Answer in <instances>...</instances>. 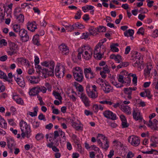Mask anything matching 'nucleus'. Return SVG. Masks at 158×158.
Segmentation results:
<instances>
[{"mask_svg": "<svg viewBox=\"0 0 158 158\" xmlns=\"http://www.w3.org/2000/svg\"><path fill=\"white\" fill-rule=\"evenodd\" d=\"M93 53V50L88 45H84L79 48L77 57L78 59L81 60L82 55L83 59L88 60L91 58Z\"/></svg>", "mask_w": 158, "mask_h": 158, "instance_id": "1", "label": "nucleus"}, {"mask_svg": "<svg viewBox=\"0 0 158 158\" xmlns=\"http://www.w3.org/2000/svg\"><path fill=\"white\" fill-rule=\"evenodd\" d=\"M50 68H43L39 70V74L42 75V76L45 78L47 77L48 76H52L54 75V69L55 66V64L54 62H52L50 63Z\"/></svg>", "mask_w": 158, "mask_h": 158, "instance_id": "2", "label": "nucleus"}, {"mask_svg": "<svg viewBox=\"0 0 158 158\" xmlns=\"http://www.w3.org/2000/svg\"><path fill=\"white\" fill-rule=\"evenodd\" d=\"M20 127L22 133L21 135L22 137L24 138L26 136L27 138H28L30 135L29 134L31 132V129L29 126L27 125V123L23 120H21L20 123Z\"/></svg>", "mask_w": 158, "mask_h": 158, "instance_id": "3", "label": "nucleus"}, {"mask_svg": "<svg viewBox=\"0 0 158 158\" xmlns=\"http://www.w3.org/2000/svg\"><path fill=\"white\" fill-rule=\"evenodd\" d=\"M72 72L74 77L76 81L80 82L83 81L84 78L83 71L80 67H77L74 68Z\"/></svg>", "mask_w": 158, "mask_h": 158, "instance_id": "4", "label": "nucleus"}, {"mask_svg": "<svg viewBox=\"0 0 158 158\" xmlns=\"http://www.w3.org/2000/svg\"><path fill=\"white\" fill-rule=\"evenodd\" d=\"M64 67L60 64H57L55 69V73L56 76L58 77H63L64 75Z\"/></svg>", "mask_w": 158, "mask_h": 158, "instance_id": "5", "label": "nucleus"}, {"mask_svg": "<svg viewBox=\"0 0 158 158\" xmlns=\"http://www.w3.org/2000/svg\"><path fill=\"white\" fill-rule=\"evenodd\" d=\"M128 141L129 143L134 146H137L140 144V139L137 136L132 135L128 137Z\"/></svg>", "mask_w": 158, "mask_h": 158, "instance_id": "6", "label": "nucleus"}, {"mask_svg": "<svg viewBox=\"0 0 158 158\" xmlns=\"http://www.w3.org/2000/svg\"><path fill=\"white\" fill-rule=\"evenodd\" d=\"M9 44V49L7 52L9 55L11 56L17 53L18 50V45L13 42L10 43Z\"/></svg>", "mask_w": 158, "mask_h": 158, "instance_id": "7", "label": "nucleus"}, {"mask_svg": "<svg viewBox=\"0 0 158 158\" xmlns=\"http://www.w3.org/2000/svg\"><path fill=\"white\" fill-rule=\"evenodd\" d=\"M19 34L21 40L23 42H26L28 40L29 36L27 34V31L24 29H21Z\"/></svg>", "mask_w": 158, "mask_h": 158, "instance_id": "8", "label": "nucleus"}, {"mask_svg": "<svg viewBox=\"0 0 158 158\" xmlns=\"http://www.w3.org/2000/svg\"><path fill=\"white\" fill-rule=\"evenodd\" d=\"M84 73L86 78L92 79L95 77V74L92 71L91 68H85L84 69Z\"/></svg>", "mask_w": 158, "mask_h": 158, "instance_id": "9", "label": "nucleus"}, {"mask_svg": "<svg viewBox=\"0 0 158 158\" xmlns=\"http://www.w3.org/2000/svg\"><path fill=\"white\" fill-rule=\"evenodd\" d=\"M58 48L60 53L63 55H67L69 52L68 47L66 45L62 43L58 46Z\"/></svg>", "mask_w": 158, "mask_h": 158, "instance_id": "10", "label": "nucleus"}, {"mask_svg": "<svg viewBox=\"0 0 158 158\" xmlns=\"http://www.w3.org/2000/svg\"><path fill=\"white\" fill-rule=\"evenodd\" d=\"M86 90L88 96L92 99H94L98 97V93L94 92L90 89V86L89 84L86 86Z\"/></svg>", "mask_w": 158, "mask_h": 158, "instance_id": "11", "label": "nucleus"}, {"mask_svg": "<svg viewBox=\"0 0 158 158\" xmlns=\"http://www.w3.org/2000/svg\"><path fill=\"white\" fill-rule=\"evenodd\" d=\"M134 57L135 58V62L133 64V66L138 68V70L139 71L141 70V67H143L142 65V61L140 60L141 57H138L135 55H134Z\"/></svg>", "mask_w": 158, "mask_h": 158, "instance_id": "12", "label": "nucleus"}, {"mask_svg": "<svg viewBox=\"0 0 158 158\" xmlns=\"http://www.w3.org/2000/svg\"><path fill=\"white\" fill-rule=\"evenodd\" d=\"M78 94H80V97L85 106L86 107L90 106V102L86 95L83 93H82L81 94L78 93Z\"/></svg>", "mask_w": 158, "mask_h": 158, "instance_id": "13", "label": "nucleus"}, {"mask_svg": "<svg viewBox=\"0 0 158 158\" xmlns=\"http://www.w3.org/2000/svg\"><path fill=\"white\" fill-rule=\"evenodd\" d=\"M104 116L106 118L113 120L116 119V115L109 110H106L103 113Z\"/></svg>", "mask_w": 158, "mask_h": 158, "instance_id": "14", "label": "nucleus"}, {"mask_svg": "<svg viewBox=\"0 0 158 158\" xmlns=\"http://www.w3.org/2000/svg\"><path fill=\"white\" fill-rule=\"evenodd\" d=\"M101 86L104 91L106 93L112 92L113 90V88L107 82H104L103 85H102Z\"/></svg>", "mask_w": 158, "mask_h": 158, "instance_id": "15", "label": "nucleus"}, {"mask_svg": "<svg viewBox=\"0 0 158 158\" xmlns=\"http://www.w3.org/2000/svg\"><path fill=\"white\" fill-rule=\"evenodd\" d=\"M147 125L152 129L158 131V121L157 120L154 119L153 121L149 120Z\"/></svg>", "mask_w": 158, "mask_h": 158, "instance_id": "16", "label": "nucleus"}, {"mask_svg": "<svg viewBox=\"0 0 158 158\" xmlns=\"http://www.w3.org/2000/svg\"><path fill=\"white\" fill-rule=\"evenodd\" d=\"M133 117L136 120H142V118L140 114V112L138 109L134 110L132 113Z\"/></svg>", "mask_w": 158, "mask_h": 158, "instance_id": "17", "label": "nucleus"}, {"mask_svg": "<svg viewBox=\"0 0 158 158\" xmlns=\"http://www.w3.org/2000/svg\"><path fill=\"white\" fill-rule=\"evenodd\" d=\"M14 78L18 85L22 87H24L25 86V82L23 77H17L14 76Z\"/></svg>", "mask_w": 158, "mask_h": 158, "instance_id": "18", "label": "nucleus"}, {"mask_svg": "<svg viewBox=\"0 0 158 158\" xmlns=\"http://www.w3.org/2000/svg\"><path fill=\"white\" fill-rule=\"evenodd\" d=\"M7 145L9 148L12 150L15 147L16 144L12 138H9L7 139Z\"/></svg>", "mask_w": 158, "mask_h": 158, "instance_id": "19", "label": "nucleus"}, {"mask_svg": "<svg viewBox=\"0 0 158 158\" xmlns=\"http://www.w3.org/2000/svg\"><path fill=\"white\" fill-rule=\"evenodd\" d=\"M152 68V64L151 63H149L147 65V68L145 69L144 72V74L146 77L149 76L150 71Z\"/></svg>", "mask_w": 158, "mask_h": 158, "instance_id": "20", "label": "nucleus"}, {"mask_svg": "<svg viewBox=\"0 0 158 158\" xmlns=\"http://www.w3.org/2000/svg\"><path fill=\"white\" fill-rule=\"evenodd\" d=\"M110 57L111 59L114 60L115 61L118 63H120L122 60L121 56L118 54L117 55L112 54L110 55Z\"/></svg>", "mask_w": 158, "mask_h": 158, "instance_id": "21", "label": "nucleus"}, {"mask_svg": "<svg viewBox=\"0 0 158 158\" xmlns=\"http://www.w3.org/2000/svg\"><path fill=\"white\" fill-rule=\"evenodd\" d=\"M26 78L29 82L32 84H36L39 82L38 78L34 76H27Z\"/></svg>", "mask_w": 158, "mask_h": 158, "instance_id": "22", "label": "nucleus"}, {"mask_svg": "<svg viewBox=\"0 0 158 158\" xmlns=\"http://www.w3.org/2000/svg\"><path fill=\"white\" fill-rule=\"evenodd\" d=\"M78 121L79 122V124L74 122L73 121V120L71 122L72 126L73 127L77 130H82L83 127L81 126V124L79 121L78 120Z\"/></svg>", "mask_w": 158, "mask_h": 158, "instance_id": "23", "label": "nucleus"}, {"mask_svg": "<svg viewBox=\"0 0 158 158\" xmlns=\"http://www.w3.org/2000/svg\"><path fill=\"white\" fill-rule=\"evenodd\" d=\"M27 28L28 30L33 32L35 29H37V27L35 23L28 22L27 23Z\"/></svg>", "mask_w": 158, "mask_h": 158, "instance_id": "24", "label": "nucleus"}, {"mask_svg": "<svg viewBox=\"0 0 158 158\" xmlns=\"http://www.w3.org/2000/svg\"><path fill=\"white\" fill-rule=\"evenodd\" d=\"M121 109L123 111L128 115L131 114L130 107L127 105L123 106L122 105L121 106Z\"/></svg>", "mask_w": 158, "mask_h": 158, "instance_id": "25", "label": "nucleus"}, {"mask_svg": "<svg viewBox=\"0 0 158 158\" xmlns=\"http://www.w3.org/2000/svg\"><path fill=\"white\" fill-rule=\"evenodd\" d=\"M39 92L38 87H34L31 89L29 92V94L31 96H35Z\"/></svg>", "mask_w": 158, "mask_h": 158, "instance_id": "26", "label": "nucleus"}, {"mask_svg": "<svg viewBox=\"0 0 158 158\" xmlns=\"http://www.w3.org/2000/svg\"><path fill=\"white\" fill-rule=\"evenodd\" d=\"M13 98L17 103L21 105H23V100L21 98L18 97L17 95L13 96Z\"/></svg>", "mask_w": 158, "mask_h": 158, "instance_id": "27", "label": "nucleus"}, {"mask_svg": "<svg viewBox=\"0 0 158 158\" xmlns=\"http://www.w3.org/2000/svg\"><path fill=\"white\" fill-rule=\"evenodd\" d=\"M98 31L97 29L93 27H91L89 28V34L92 35H95L97 34V32Z\"/></svg>", "mask_w": 158, "mask_h": 158, "instance_id": "28", "label": "nucleus"}, {"mask_svg": "<svg viewBox=\"0 0 158 158\" xmlns=\"http://www.w3.org/2000/svg\"><path fill=\"white\" fill-rule=\"evenodd\" d=\"M134 31L132 29H129L124 32V34L125 36L128 37L129 35V36H132L134 33Z\"/></svg>", "mask_w": 158, "mask_h": 158, "instance_id": "29", "label": "nucleus"}, {"mask_svg": "<svg viewBox=\"0 0 158 158\" xmlns=\"http://www.w3.org/2000/svg\"><path fill=\"white\" fill-rule=\"evenodd\" d=\"M17 60L22 64L27 65H29V63L27 60L24 58H19L17 59Z\"/></svg>", "mask_w": 158, "mask_h": 158, "instance_id": "30", "label": "nucleus"}, {"mask_svg": "<svg viewBox=\"0 0 158 158\" xmlns=\"http://www.w3.org/2000/svg\"><path fill=\"white\" fill-rule=\"evenodd\" d=\"M124 93L127 94L128 95L127 98L129 99L131 98V94L132 93V91L129 88H124Z\"/></svg>", "mask_w": 158, "mask_h": 158, "instance_id": "31", "label": "nucleus"}, {"mask_svg": "<svg viewBox=\"0 0 158 158\" xmlns=\"http://www.w3.org/2000/svg\"><path fill=\"white\" fill-rule=\"evenodd\" d=\"M94 8V7L91 5H87L85 6H83L82 8V10L85 12L87 10H92Z\"/></svg>", "mask_w": 158, "mask_h": 158, "instance_id": "32", "label": "nucleus"}, {"mask_svg": "<svg viewBox=\"0 0 158 158\" xmlns=\"http://www.w3.org/2000/svg\"><path fill=\"white\" fill-rule=\"evenodd\" d=\"M53 94L56 99H58L61 102V101L62 99V98L60 94L58 92L53 91Z\"/></svg>", "mask_w": 158, "mask_h": 158, "instance_id": "33", "label": "nucleus"}, {"mask_svg": "<svg viewBox=\"0 0 158 158\" xmlns=\"http://www.w3.org/2000/svg\"><path fill=\"white\" fill-rule=\"evenodd\" d=\"M73 26L74 29L77 28L82 29L84 28V26L79 23H77L73 24Z\"/></svg>", "mask_w": 158, "mask_h": 158, "instance_id": "34", "label": "nucleus"}, {"mask_svg": "<svg viewBox=\"0 0 158 158\" xmlns=\"http://www.w3.org/2000/svg\"><path fill=\"white\" fill-rule=\"evenodd\" d=\"M44 137V135L42 133H39L36 135L35 138L37 141H40L42 140Z\"/></svg>", "mask_w": 158, "mask_h": 158, "instance_id": "35", "label": "nucleus"}, {"mask_svg": "<svg viewBox=\"0 0 158 158\" xmlns=\"http://www.w3.org/2000/svg\"><path fill=\"white\" fill-rule=\"evenodd\" d=\"M38 107L36 106L34 108V112H29V115L32 117L35 116L37 115V112L38 111Z\"/></svg>", "mask_w": 158, "mask_h": 158, "instance_id": "36", "label": "nucleus"}, {"mask_svg": "<svg viewBox=\"0 0 158 158\" xmlns=\"http://www.w3.org/2000/svg\"><path fill=\"white\" fill-rule=\"evenodd\" d=\"M38 36L36 35L34 36L33 39V43L34 44L38 46L40 45V43L38 41Z\"/></svg>", "mask_w": 158, "mask_h": 158, "instance_id": "37", "label": "nucleus"}, {"mask_svg": "<svg viewBox=\"0 0 158 158\" xmlns=\"http://www.w3.org/2000/svg\"><path fill=\"white\" fill-rule=\"evenodd\" d=\"M13 28L14 31L15 32H18L19 33V31H20V27L19 25L18 24H15L13 25Z\"/></svg>", "mask_w": 158, "mask_h": 158, "instance_id": "38", "label": "nucleus"}, {"mask_svg": "<svg viewBox=\"0 0 158 158\" xmlns=\"http://www.w3.org/2000/svg\"><path fill=\"white\" fill-rule=\"evenodd\" d=\"M17 22L19 23H23L24 20V16L22 14H20L17 17Z\"/></svg>", "mask_w": 158, "mask_h": 158, "instance_id": "39", "label": "nucleus"}, {"mask_svg": "<svg viewBox=\"0 0 158 158\" xmlns=\"http://www.w3.org/2000/svg\"><path fill=\"white\" fill-rule=\"evenodd\" d=\"M52 62H53V61H44L41 63V65L44 67H46V68H48L49 69V68H50V63Z\"/></svg>", "mask_w": 158, "mask_h": 158, "instance_id": "40", "label": "nucleus"}, {"mask_svg": "<svg viewBox=\"0 0 158 158\" xmlns=\"http://www.w3.org/2000/svg\"><path fill=\"white\" fill-rule=\"evenodd\" d=\"M0 78H3L6 81H8V77L3 72L0 70Z\"/></svg>", "mask_w": 158, "mask_h": 158, "instance_id": "41", "label": "nucleus"}, {"mask_svg": "<svg viewBox=\"0 0 158 158\" xmlns=\"http://www.w3.org/2000/svg\"><path fill=\"white\" fill-rule=\"evenodd\" d=\"M64 26L66 28V30H67L68 31H72L74 30L73 25L72 26L70 25H64Z\"/></svg>", "mask_w": 158, "mask_h": 158, "instance_id": "42", "label": "nucleus"}, {"mask_svg": "<svg viewBox=\"0 0 158 158\" xmlns=\"http://www.w3.org/2000/svg\"><path fill=\"white\" fill-rule=\"evenodd\" d=\"M102 54L101 53H94V57L97 60H100L102 57Z\"/></svg>", "mask_w": 158, "mask_h": 158, "instance_id": "43", "label": "nucleus"}, {"mask_svg": "<svg viewBox=\"0 0 158 158\" xmlns=\"http://www.w3.org/2000/svg\"><path fill=\"white\" fill-rule=\"evenodd\" d=\"M101 46L98 44L94 48V53H100L101 52L100 49Z\"/></svg>", "mask_w": 158, "mask_h": 158, "instance_id": "44", "label": "nucleus"}, {"mask_svg": "<svg viewBox=\"0 0 158 158\" xmlns=\"http://www.w3.org/2000/svg\"><path fill=\"white\" fill-rule=\"evenodd\" d=\"M38 89L39 92H41L43 93H46L47 91L46 88L44 86L38 87Z\"/></svg>", "mask_w": 158, "mask_h": 158, "instance_id": "45", "label": "nucleus"}, {"mask_svg": "<svg viewBox=\"0 0 158 158\" xmlns=\"http://www.w3.org/2000/svg\"><path fill=\"white\" fill-rule=\"evenodd\" d=\"M99 103L101 104H105L106 105H111L113 103L111 102L110 101H108L107 100H103L102 101H100Z\"/></svg>", "mask_w": 158, "mask_h": 158, "instance_id": "46", "label": "nucleus"}, {"mask_svg": "<svg viewBox=\"0 0 158 158\" xmlns=\"http://www.w3.org/2000/svg\"><path fill=\"white\" fill-rule=\"evenodd\" d=\"M105 82L104 80L101 78H98L96 82L99 84L101 86L103 85L104 82Z\"/></svg>", "mask_w": 158, "mask_h": 158, "instance_id": "47", "label": "nucleus"}, {"mask_svg": "<svg viewBox=\"0 0 158 158\" xmlns=\"http://www.w3.org/2000/svg\"><path fill=\"white\" fill-rule=\"evenodd\" d=\"M146 96L148 98L151 99L152 97V95L151 94L150 91L148 89L145 90Z\"/></svg>", "mask_w": 158, "mask_h": 158, "instance_id": "48", "label": "nucleus"}, {"mask_svg": "<svg viewBox=\"0 0 158 158\" xmlns=\"http://www.w3.org/2000/svg\"><path fill=\"white\" fill-rule=\"evenodd\" d=\"M111 50L114 52H118L119 51L118 49L114 45H112L110 46Z\"/></svg>", "mask_w": 158, "mask_h": 158, "instance_id": "49", "label": "nucleus"}, {"mask_svg": "<svg viewBox=\"0 0 158 158\" xmlns=\"http://www.w3.org/2000/svg\"><path fill=\"white\" fill-rule=\"evenodd\" d=\"M21 8L19 7H16L14 12V14L15 16H17L19 13L21 12Z\"/></svg>", "mask_w": 158, "mask_h": 158, "instance_id": "50", "label": "nucleus"}, {"mask_svg": "<svg viewBox=\"0 0 158 158\" xmlns=\"http://www.w3.org/2000/svg\"><path fill=\"white\" fill-rule=\"evenodd\" d=\"M124 76L123 75L120 74L118 77V81L121 82L122 84H123L124 83H126L123 80Z\"/></svg>", "mask_w": 158, "mask_h": 158, "instance_id": "51", "label": "nucleus"}, {"mask_svg": "<svg viewBox=\"0 0 158 158\" xmlns=\"http://www.w3.org/2000/svg\"><path fill=\"white\" fill-rule=\"evenodd\" d=\"M81 10L78 11L76 14V15L74 17L76 19H79L81 18Z\"/></svg>", "mask_w": 158, "mask_h": 158, "instance_id": "52", "label": "nucleus"}, {"mask_svg": "<svg viewBox=\"0 0 158 158\" xmlns=\"http://www.w3.org/2000/svg\"><path fill=\"white\" fill-rule=\"evenodd\" d=\"M112 83L114 86H115L117 88H121L123 86V85L122 84H118L117 82H115V81H112L111 82Z\"/></svg>", "mask_w": 158, "mask_h": 158, "instance_id": "53", "label": "nucleus"}, {"mask_svg": "<svg viewBox=\"0 0 158 158\" xmlns=\"http://www.w3.org/2000/svg\"><path fill=\"white\" fill-rule=\"evenodd\" d=\"M103 71H102L104 72L105 73H109L110 72V70L108 68V66L107 65H105L104 67H103Z\"/></svg>", "mask_w": 158, "mask_h": 158, "instance_id": "54", "label": "nucleus"}, {"mask_svg": "<svg viewBox=\"0 0 158 158\" xmlns=\"http://www.w3.org/2000/svg\"><path fill=\"white\" fill-rule=\"evenodd\" d=\"M101 147L103 149L107 150L109 147V141H108V140H106L104 145L103 146L102 145V146H101Z\"/></svg>", "mask_w": 158, "mask_h": 158, "instance_id": "55", "label": "nucleus"}, {"mask_svg": "<svg viewBox=\"0 0 158 158\" xmlns=\"http://www.w3.org/2000/svg\"><path fill=\"white\" fill-rule=\"evenodd\" d=\"M152 143H158V138L156 137H152L151 139Z\"/></svg>", "mask_w": 158, "mask_h": 158, "instance_id": "56", "label": "nucleus"}, {"mask_svg": "<svg viewBox=\"0 0 158 158\" xmlns=\"http://www.w3.org/2000/svg\"><path fill=\"white\" fill-rule=\"evenodd\" d=\"M144 29L142 27L140 28L138 30V31L137 32V33L139 34H141L142 35H144Z\"/></svg>", "mask_w": 158, "mask_h": 158, "instance_id": "57", "label": "nucleus"}, {"mask_svg": "<svg viewBox=\"0 0 158 158\" xmlns=\"http://www.w3.org/2000/svg\"><path fill=\"white\" fill-rule=\"evenodd\" d=\"M40 24L41 26L45 27L47 25V23L44 19H42L40 21Z\"/></svg>", "mask_w": 158, "mask_h": 158, "instance_id": "58", "label": "nucleus"}, {"mask_svg": "<svg viewBox=\"0 0 158 158\" xmlns=\"http://www.w3.org/2000/svg\"><path fill=\"white\" fill-rule=\"evenodd\" d=\"M45 86L46 88V89H47L49 91H51V86L48 83H46Z\"/></svg>", "mask_w": 158, "mask_h": 158, "instance_id": "59", "label": "nucleus"}, {"mask_svg": "<svg viewBox=\"0 0 158 158\" xmlns=\"http://www.w3.org/2000/svg\"><path fill=\"white\" fill-rule=\"evenodd\" d=\"M7 44V43L6 42V40L4 39H2L0 40V47L1 45L2 46H6Z\"/></svg>", "mask_w": 158, "mask_h": 158, "instance_id": "60", "label": "nucleus"}, {"mask_svg": "<svg viewBox=\"0 0 158 158\" xmlns=\"http://www.w3.org/2000/svg\"><path fill=\"white\" fill-rule=\"evenodd\" d=\"M133 77L132 79L133 83L134 84L137 85V77L136 75H133Z\"/></svg>", "mask_w": 158, "mask_h": 158, "instance_id": "61", "label": "nucleus"}, {"mask_svg": "<svg viewBox=\"0 0 158 158\" xmlns=\"http://www.w3.org/2000/svg\"><path fill=\"white\" fill-rule=\"evenodd\" d=\"M0 126H1V127L6 128L7 127V123L6 122L4 119L3 122L2 121V122H1V124H0Z\"/></svg>", "mask_w": 158, "mask_h": 158, "instance_id": "62", "label": "nucleus"}, {"mask_svg": "<svg viewBox=\"0 0 158 158\" xmlns=\"http://www.w3.org/2000/svg\"><path fill=\"white\" fill-rule=\"evenodd\" d=\"M146 2L148 3L147 5L149 7H151L152 6L153 4L154 3V1H153L147 0Z\"/></svg>", "mask_w": 158, "mask_h": 158, "instance_id": "63", "label": "nucleus"}, {"mask_svg": "<svg viewBox=\"0 0 158 158\" xmlns=\"http://www.w3.org/2000/svg\"><path fill=\"white\" fill-rule=\"evenodd\" d=\"M134 156V154L132 152H130L127 153V158H132Z\"/></svg>", "mask_w": 158, "mask_h": 158, "instance_id": "64", "label": "nucleus"}]
</instances>
